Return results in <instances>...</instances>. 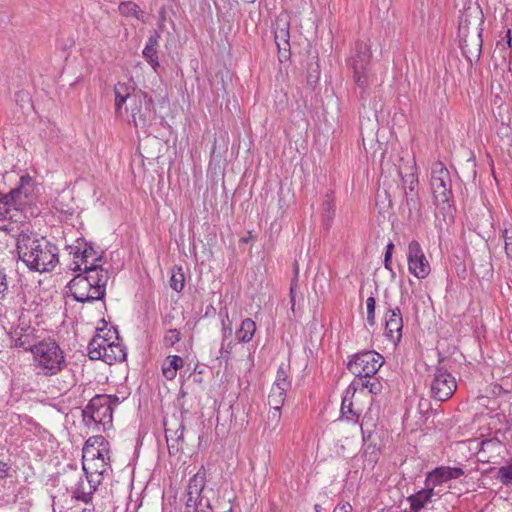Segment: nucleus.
I'll list each match as a JSON object with an SVG mask.
<instances>
[{"label": "nucleus", "mask_w": 512, "mask_h": 512, "mask_svg": "<svg viewBox=\"0 0 512 512\" xmlns=\"http://www.w3.org/2000/svg\"><path fill=\"white\" fill-rule=\"evenodd\" d=\"M20 220L2 221L0 232L16 239L18 258L34 272L45 273L55 269L59 263V249L43 236L33 231L27 217L18 214Z\"/></svg>", "instance_id": "f257e3e1"}, {"label": "nucleus", "mask_w": 512, "mask_h": 512, "mask_svg": "<svg viewBox=\"0 0 512 512\" xmlns=\"http://www.w3.org/2000/svg\"><path fill=\"white\" fill-rule=\"evenodd\" d=\"M115 115H127V122L137 129L147 130L155 120L154 102L146 92L136 90L133 83L118 82L114 86Z\"/></svg>", "instance_id": "f03ea898"}, {"label": "nucleus", "mask_w": 512, "mask_h": 512, "mask_svg": "<svg viewBox=\"0 0 512 512\" xmlns=\"http://www.w3.org/2000/svg\"><path fill=\"white\" fill-rule=\"evenodd\" d=\"M107 282L108 273L101 266L91 263L69 282L68 288L77 302H93L104 297Z\"/></svg>", "instance_id": "7ed1b4c3"}, {"label": "nucleus", "mask_w": 512, "mask_h": 512, "mask_svg": "<svg viewBox=\"0 0 512 512\" xmlns=\"http://www.w3.org/2000/svg\"><path fill=\"white\" fill-rule=\"evenodd\" d=\"M35 199V183L32 177L24 175L20 177L19 184L8 194L0 197V223L2 221L14 222L19 219L18 214L26 217L22 209L31 204Z\"/></svg>", "instance_id": "20e7f679"}, {"label": "nucleus", "mask_w": 512, "mask_h": 512, "mask_svg": "<svg viewBox=\"0 0 512 512\" xmlns=\"http://www.w3.org/2000/svg\"><path fill=\"white\" fill-rule=\"evenodd\" d=\"M31 353L37 375L54 376L67 366L64 352L54 340L38 342Z\"/></svg>", "instance_id": "39448f33"}, {"label": "nucleus", "mask_w": 512, "mask_h": 512, "mask_svg": "<svg viewBox=\"0 0 512 512\" xmlns=\"http://www.w3.org/2000/svg\"><path fill=\"white\" fill-rule=\"evenodd\" d=\"M119 402L117 396L96 395L83 409V419L87 425L101 424L104 428L112 424L113 407Z\"/></svg>", "instance_id": "423d86ee"}, {"label": "nucleus", "mask_w": 512, "mask_h": 512, "mask_svg": "<svg viewBox=\"0 0 512 512\" xmlns=\"http://www.w3.org/2000/svg\"><path fill=\"white\" fill-rule=\"evenodd\" d=\"M205 486V472L199 470L189 479L185 493V512H212L210 500L203 494Z\"/></svg>", "instance_id": "0eeeda50"}, {"label": "nucleus", "mask_w": 512, "mask_h": 512, "mask_svg": "<svg viewBox=\"0 0 512 512\" xmlns=\"http://www.w3.org/2000/svg\"><path fill=\"white\" fill-rule=\"evenodd\" d=\"M384 364V357L374 351H362L352 355L347 368L359 379L373 377Z\"/></svg>", "instance_id": "6e6552de"}, {"label": "nucleus", "mask_w": 512, "mask_h": 512, "mask_svg": "<svg viewBox=\"0 0 512 512\" xmlns=\"http://www.w3.org/2000/svg\"><path fill=\"white\" fill-rule=\"evenodd\" d=\"M371 51L366 43L359 42L355 45L350 63L353 69V79L360 93H364L369 85L368 67L370 65Z\"/></svg>", "instance_id": "1a4fd4ad"}, {"label": "nucleus", "mask_w": 512, "mask_h": 512, "mask_svg": "<svg viewBox=\"0 0 512 512\" xmlns=\"http://www.w3.org/2000/svg\"><path fill=\"white\" fill-rule=\"evenodd\" d=\"M455 378L444 367L435 368L430 384L431 396L438 401L448 400L456 391Z\"/></svg>", "instance_id": "9d476101"}, {"label": "nucleus", "mask_w": 512, "mask_h": 512, "mask_svg": "<svg viewBox=\"0 0 512 512\" xmlns=\"http://www.w3.org/2000/svg\"><path fill=\"white\" fill-rule=\"evenodd\" d=\"M431 189L436 202L446 203L449 201L452 194L450 174L441 162H436L432 166Z\"/></svg>", "instance_id": "9b49d317"}, {"label": "nucleus", "mask_w": 512, "mask_h": 512, "mask_svg": "<svg viewBox=\"0 0 512 512\" xmlns=\"http://www.w3.org/2000/svg\"><path fill=\"white\" fill-rule=\"evenodd\" d=\"M106 441L103 436H94L89 438L83 447L82 465L83 471L88 472L93 469V466H97V462L101 463V468L107 467L105 461L104 449Z\"/></svg>", "instance_id": "f8f14e48"}, {"label": "nucleus", "mask_w": 512, "mask_h": 512, "mask_svg": "<svg viewBox=\"0 0 512 512\" xmlns=\"http://www.w3.org/2000/svg\"><path fill=\"white\" fill-rule=\"evenodd\" d=\"M408 270L418 279H425L431 272L430 263L417 240L408 244L407 251Z\"/></svg>", "instance_id": "ddd939ff"}, {"label": "nucleus", "mask_w": 512, "mask_h": 512, "mask_svg": "<svg viewBox=\"0 0 512 512\" xmlns=\"http://www.w3.org/2000/svg\"><path fill=\"white\" fill-rule=\"evenodd\" d=\"M10 337L15 347L23 348L30 352L34 349V346L38 345V342L42 341L39 330L24 323L14 328L10 333Z\"/></svg>", "instance_id": "4468645a"}, {"label": "nucleus", "mask_w": 512, "mask_h": 512, "mask_svg": "<svg viewBox=\"0 0 512 512\" xmlns=\"http://www.w3.org/2000/svg\"><path fill=\"white\" fill-rule=\"evenodd\" d=\"M403 318L399 307H388L385 314V336L397 344L402 338Z\"/></svg>", "instance_id": "2eb2a0df"}, {"label": "nucleus", "mask_w": 512, "mask_h": 512, "mask_svg": "<svg viewBox=\"0 0 512 512\" xmlns=\"http://www.w3.org/2000/svg\"><path fill=\"white\" fill-rule=\"evenodd\" d=\"M100 483L99 475L95 479V473L85 474L84 477H80L78 482L72 489L73 497L77 500L88 503L93 493L96 491L98 484Z\"/></svg>", "instance_id": "dca6fc26"}, {"label": "nucleus", "mask_w": 512, "mask_h": 512, "mask_svg": "<svg viewBox=\"0 0 512 512\" xmlns=\"http://www.w3.org/2000/svg\"><path fill=\"white\" fill-rule=\"evenodd\" d=\"M462 475H464V471L462 468L459 467H437L433 471L428 473L425 480V486L436 487L449 480L458 479Z\"/></svg>", "instance_id": "f3484780"}, {"label": "nucleus", "mask_w": 512, "mask_h": 512, "mask_svg": "<svg viewBox=\"0 0 512 512\" xmlns=\"http://www.w3.org/2000/svg\"><path fill=\"white\" fill-rule=\"evenodd\" d=\"M73 254V271L84 272V268H86V266H90L91 263L96 264V262L100 259L94 248L88 244H85L83 250L77 247Z\"/></svg>", "instance_id": "a211bd4d"}, {"label": "nucleus", "mask_w": 512, "mask_h": 512, "mask_svg": "<svg viewBox=\"0 0 512 512\" xmlns=\"http://www.w3.org/2000/svg\"><path fill=\"white\" fill-rule=\"evenodd\" d=\"M274 38L279 50L287 51L290 48L289 23L284 16L278 17L274 27Z\"/></svg>", "instance_id": "6ab92c4d"}, {"label": "nucleus", "mask_w": 512, "mask_h": 512, "mask_svg": "<svg viewBox=\"0 0 512 512\" xmlns=\"http://www.w3.org/2000/svg\"><path fill=\"white\" fill-rule=\"evenodd\" d=\"M101 358L99 360L111 365L115 362H121L126 359V350L120 343L111 342L107 344L104 351L101 352Z\"/></svg>", "instance_id": "aec40b11"}, {"label": "nucleus", "mask_w": 512, "mask_h": 512, "mask_svg": "<svg viewBox=\"0 0 512 512\" xmlns=\"http://www.w3.org/2000/svg\"><path fill=\"white\" fill-rule=\"evenodd\" d=\"M159 38H160V36L157 33H155L154 35H151L148 38L146 45L142 51L143 57L151 65L152 69L155 72L157 71V69L160 66V63L158 61V56H157V49L159 46Z\"/></svg>", "instance_id": "412c9836"}, {"label": "nucleus", "mask_w": 512, "mask_h": 512, "mask_svg": "<svg viewBox=\"0 0 512 512\" xmlns=\"http://www.w3.org/2000/svg\"><path fill=\"white\" fill-rule=\"evenodd\" d=\"M434 488L432 486L425 487L421 491L417 492L414 495H411L408 500L410 502V507L413 512L419 511L423 508L427 503L431 502L432 497L434 496Z\"/></svg>", "instance_id": "4be33fe9"}, {"label": "nucleus", "mask_w": 512, "mask_h": 512, "mask_svg": "<svg viewBox=\"0 0 512 512\" xmlns=\"http://www.w3.org/2000/svg\"><path fill=\"white\" fill-rule=\"evenodd\" d=\"M112 341L107 339L100 333L96 334L88 344V356L91 360H99L101 358V352L104 351L107 344H111Z\"/></svg>", "instance_id": "5701e85b"}, {"label": "nucleus", "mask_w": 512, "mask_h": 512, "mask_svg": "<svg viewBox=\"0 0 512 512\" xmlns=\"http://www.w3.org/2000/svg\"><path fill=\"white\" fill-rule=\"evenodd\" d=\"M255 332V322L251 318H246L241 322L240 328L236 331V339L241 343H248L252 340Z\"/></svg>", "instance_id": "b1692460"}, {"label": "nucleus", "mask_w": 512, "mask_h": 512, "mask_svg": "<svg viewBox=\"0 0 512 512\" xmlns=\"http://www.w3.org/2000/svg\"><path fill=\"white\" fill-rule=\"evenodd\" d=\"M183 366V359L178 355L168 356L163 367L162 372L166 379L172 380L176 377L177 370Z\"/></svg>", "instance_id": "393cba45"}, {"label": "nucleus", "mask_w": 512, "mask_h": 512, "mask_svg": "<svg viewBox=\"0 0 512 512\" xmlns=\"http://www.w3.org/2000/svg\"><path fill=\"white\" fill-rule=\"evenodd\" d=\"M166 441L183 440L184 425L178 419L171 422H164Z\"/></svg>", "instance_id": "a878e982"}, {"label": "nucleus", "mask_w": 512, "mask_h": 512, "mask_svg": "<svg viewBox=\"0 0 512 512\" xmlns=\"http://www.w3.org/2000/svg\"><path fill=\"white\" fill-rule=\"evenodd\" d=\"M410 172L403 173L402 169L399 170V175L401 176L404 192L407 190L408 193H414L415 189L418 185V178L414 172L416 169L415 163H413L410 167Z\"/></svg>", "instance_id": "bb28decb"}, {"label": "nucleus", "mask_w": 512, "mask_h": 512, "mask_svg": "<svg viewBox=\"0 0 512 512\" xmlns=\"http://www.w3.org/2000/svg\"><path fill=\"white\" fill-rule=\"evenodd\" d=\"M118 9H119L120 14L123 16L134 17L138 20L143 19V16H144L143 11L140 9V7L136 3L132 2V1H126V2L120 3Z\"/></svg>", "instance_id": "cd10ccee"}, {"label": "nucleus", "mask_w": 512, "mask_h": 512, "mask_svg": "<svg viewBox=\"0 0 512 512\" xmlns=\"http://www.w3.org/2000/svg\"><path fill=\"white\" fill-rule=\"evenodd\" d=\"M352 400L346 395L341 404V415L342 418L347 422L356 423L359 418V414L353 410Z\"/></svg>", "instance_id": "c85d7f7f"}, {"label": "nucleus", "mask_w": 512, "mask_h": 512, "mask_svg": "<svg viewBox=\"0 0 512 512\" xmlns=\"http://www.w3.org/2000/svg\"><path fill=\"white\" fill-rule=\"evenodd\" d=\"M291 383L288 379V372L283 365L279 366L277 375L272 388H278V390L286 393L290 388Z\"/></svg>", "instance_id": "c756f323"}, {"label": "nucleus", "mask_w": 512, "mask_h": 512, "mask_svg": "<svg viewBox=\"0 0 512 512\" xmlns=\"http://www.w3.org/2000/svg\"><path fill=\"white\" fill-rule=\"evenodd\" d=\"M185 286V276L181 267H174L170 277V287L181 292Z\"/></svg>", "instance_id": "7c9ffc66"}, {"label": "nucleus", "mask_w": 512, "mask_h": 512, "mask_svg": "<svg viewBox=\"0 0 512 512\" xmlns=\"http://www.w3.org/2000/svg\"><path fill=\"white\" fill-rule=\"evenodd\" d=\"M15 102L24 113L30 111L33 108L31 96L28 91L21 90L16 92Z\"/></svg>", "instance_id": "2f4dec72"}, {"label": "nucleus", "mask_w": 512, "mask_h": 512, "mask_svg": "<svg viewBox=\"0 0 512 512\" xmlns=\"http://www.w3.org/2000/svg\"><path fill=\"white\" fill-rule=\"evenodd\" d=\"M358 385L367 389L371 394L377 395L382 391V383L373 377L359 379Z\"/></svg>", "instance_id": "473e14b6"}, {"label": "nucleus", "mask_w": 512, "mask_h": 512, "mask_svg": "<svg viewBox=\"0 0 512 512\" xmlns=\"http://www.w3.org/2000/svg\"><path fill=\"white\" fill-rule=\"evenodd\" d=\"M285 397L286 393L278 390V388H271L270 394L268 396V403L271 409H281Z\"/></svg>", "instance_id": "72a5a7b5"}, {"label": "nucleus", "mask_w": 512, "mask_h": 512, "mask_svg": "<svg viewBox=\"0 0 512 512\" xmlns=\"http://www.w3.org/2000/svg\"><path fill=\"white\" fill-rule=\"evenodd\" d=\"M497 479L503 485H511L512 484V459L507 462L506 465L501 466L497 472Z\"/></svg>", "instance_id": "f704fd0d"}, {"label": "nucleus", "mask_w": 512, "mask_h": 512, "mask_svg": "<svg viewBox=\"0 0 512 512\" xmlns=\"http://www.w3.org/2000/svg\"><path fill=\"white\" fill-rule=\"evenodd\" d=\"M220 316L222 317V341H227L231 339L233 332L228 311H220Z\"/></svg>", "instance_id": "c9c22d12"}, {"label": "nucleus", "mask_w": 512, "mask_h": 512, "mask_svg": "<svg viewBox=\"0 0 512 512\" xmlns=\"http://www.w3.org/2000/svg\"><path fill=\"white\" fill-rule=\"evenodd\" d=\"M375 306L376 300L374 297H368L366 299V309H367V323L369 326L373 327L376 323L375 320Z\"/></svg>", "instance_id": "e433bc0d"}, {"label": "nucleus", "mask_w": 512, "mask_h": 512, "mask_svg": "<svg viewBox=\"0 0 512 512\" xmlns=\"http://www.w3.org/2000/svg\"><path fill=\"white\" fill-rule=\"evenodd\" d=\"M281 420V409H271L268 414V421L267 426L272 430L275 431Z\"/></svg>", "instance_id": "4c0bfd02"}, {"label": "nucleus", "mask_w": 512, "mask_h": 512, "mask_svg": "<svg viewBox=\"0 0 512 512\" xmlns=\"http://www.w3.org/2000/svg\"><path fill=\"white\" fill-rule=\"evenodd\" d=\"M233 347H234V343L231 339H229L227 341H222L218 358H223L226 360L229 359Z\"/></svg>", "instance_id": "58836bf2"}, {"label": "nucleus", "mask_w": 512, "mask_h": 512, "mask_svg": "<svg viewBox=\"0 0 512 512\" xmlns=\"http://www.w3.org/2000/svg\"><path fill=\"white\" fill-rule=\"evenodd\" d=\"M503 238L506 255L508 258L512 259V230L504 229Z\"/></svg>", "instance_id": "ea45409f"}, {"label": "nucleus", "mask_w": 512, "mask_h": 512, "mask_svg": "<svg viewBox=\"0 0 512 512\" xmlns=\"http://www.w3.org/2000/svg\"><path fill=\"white\" fill-rule=\"evenodd\" d=\"M180 340V332L177 329H171L164 336V343L168 346H173Z\"/></svg>", "instance_id": "a19ab883"}, {"label": "nucleus", "mask_w": 512, "mask_h": 512, "mask_svg": "<svg viewBox=\"0 0 512 512\" xmlns=\"http://www.w3.org/2000/svg\"><path fill=\"white\" fill-rule=\"evenodd\" d=\"M393 249H394V244L392 242H389L386 246L385 257H384V266L387 270H390V271H392L391 258H392Z\"/></svg>", "instance_id": "79ce46f5"}, {"label": "nucleus", "mask_w": 512, "mask_h": 512, "mask_svg": "<svg viewBox=\"0 0 512 512\" xmlns=\"http://www.w3.org/2000/svg\"><path fill=\"white\" fill-rule=\"evenodd\" d=\"M404 194H405V198H406V206L408 207L409 212L411 213L412 210L417 209V206H418L417 198L415 197L414 193H408L407 190L405 191Z\"/></svg>", "instance_id": "37998d69"}, {"label": "nucleus", "mask_w": 512, "mask_h": 512, "mask_svg": "<svg viewBox=\"0 0 512 512\" xmlns=\"http://www.w3.org/2000/svg\"><path fill=\"white\" fill-rule=\"evenodd\" d=\"M8 290L7 275L3 269L0 268V299H3Z\"/></svg>", "instance_id": "c03bdc74"}, {"label": "nucleus", "mask_w": 512, "mask_h": 512, "mask_svg": "<svg viewBox=\"0 0 512 512\" xmlns=\"http://www.w3.org/2000/svg\"><path fill=\"white\" fill-rule=\"evenodd\" d=\"M166 442L169 454L176 455L181 450V443L183 442V440H171Z\"/></svg>", "instance_id": "a18cd8bd"}, {"label": "nucleus", "mask_w": 512, "mask_h": 512, "mask_svg": "<svg viewBox=\"0 0 512 512\" xmlns=\"http://www.w3.org/2000/svg\"><path fill=\"white\" fill-rule=\"evenodd\" d=\"M107 467H105L104 469L101 468V463L100 462H97V466H93V469L88 471V472H84L85 474H93L95 473V479H97V475H99V478L101 479L103 473L106 471Z\"/></svg>", "instance_id": "49530a36"}, {"label": "nucleus", "mask_w": 512, "mask_h": 512, "mask_svg": "<svg viewBox=\"0 0 512 512\" xmlns=\"http://www.w3.org/2000/svg\"><path fill=\"white\" fill-rule=\"evenodd\" d=\"M334 512H352V506L349 503H343L341 505H338Z\"/></svg>", "instance_id": "de8ad7c7"}, {"label": "nucleus", "mask_w": 512, "mask_h": 512, "mask_svg": "<svg viewBox=\"0 0 512 512\" xmlns=\"http://www.w3.org/2000/svg\"><path fill=\"white\" fill-rule=\"evenodd\" d=\"M8 466L6 463L0 461V479H3L7 476Z\"/></svg>", "instance_id": "09e8293b"}, {"label": "nucleus", "mask_w": 512, "mask_h": 512, "mask_svg": "<svg viewBox=\"0 0 512 512\" xmlns=\"http://www.w3.org/2000/svg\"><path fill=\"white\" fill-rule=\"evenodd\" d=\"M320 508H321V507H320V505H318V504H317V505H315V510H316V512H320Z\"/></svg>", "instance_id": "8fccbe9b"}, {"label": "nucleus", "mask_w": 512, "mask_h": 512, "mask_svg": "<svg viewBox=\"0 0 512 512\" xmlns=\"http://www.w3.org/2000/svg\"><path fill=\"white\" fill-rule=\"evenodd\" d=\"M82 512H94V511L91 509H84Z\"/></svg>", "instance_id": "3c124183"}, {"label": "nucleus", "mask_w": 512, "mask_h": 512, "mask_svg": "<svg viewBox=\"0 0 512 512\" xmlns=\"http://www.w3.org/2000/svg\"><path fill=\"white\" fill-rule=\"evenodd\" d=\"M327 206H328L327 209H331L332 208L331 203H327Z\"/></svg>", "instance_id": "603ef678"}, {"label": "nucleus", "mask_w": 512, "mask_h": 512, "mask_svg": "<svg viewBox=\"0 0 512 512\" xmlns=\"http://www.w3.org/2000/svg\"><path fill=\"white\" fill-rule=\"evenodd\" d=\"M490 442H482V446L488 445Z\"/></svg>", "instance_id": "864d4df0"}, {"label": "nucleus", "mask_w": 512, "mask_h": 512, "mask_svg": "<svg viewBox=\"0 0 512 512\" xmlns=\"http://www.w3.org/2000/svg\"><path fill=\"white\" fill-rule=\"evenodd\" d=\"M511 440H512V434H511Z\"/></svg>", "instance_id": "5fc2aeb1"}]
</instances>
